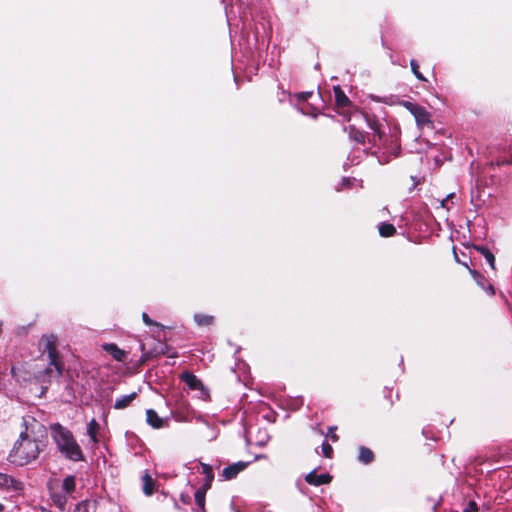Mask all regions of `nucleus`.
I'll return each instance as SVG.
<instances>
[{"mask_svg":"<svg viewBox=\"0 0 512 512\" xmlns=\"http://www.w3.org/2000/svg\"><path fill=\"white\" fill-rule=\"evenodd\" d=\"M23 426L24 430L9 453V461L18 466L36 460L48 444L46 428L34 417H23Z\"/></svg>","mask_w":512,"mask_h":512,"instance_id":"nucleus-1","label":"nucleus"},{"mask_svg":"<svg viewBox=\"0 0 512 512\" xmlns=\"http://www.w3.org/2000/svg\"><path fill=\"white\" fill-rule=\"evenodd\" d=\"M50 429L53 441L65 458L74 462L85 460L81 447L68 428L62 426L60 423H54L50 426Z\"/></svg>","mask_w":512,"mask_h":512,"instance_id":"nucleus-2","label":"nucleus"},{"mask_svg":"<svg viewBox=\"0 0 512 512\" xmlns=\"http://www.w3.org/2000/svg\"><path fill=\"white\" fill-rule=\"evenodd\" d=\"M43 340L45 341V349L50 363L45 370L39 372L36 378L39 382L50 383L51 377L59 378L62 376L63 364L57 350V337L55 335L44 336Z\"/></svg>","mask_w":512,"mask_h":512,"instance_id":"nucleus-3","label":"nucleus"},{"mask_svg":"<svg viewBox=\"0 0 512 512\" xmlns=\"http://www.w3.org/2000/svg\"><path fill=\"white\" fill-rule=\"evenodd\" d=\"M333 92L336 112L341 115L345 121L349 122L352 114L359 111L358 107L352 103L339 85L333 87Z\"/></svg>","mask_w":512,"mask_h":512,"instance_id":"nucleus-4","label":"nucleus"},{"mask_svg":"<svg viewBox=\"0 0 512 512\" xmlns=\"http://www.w3.org/2000/svg\"><path fill=\"white\" fill-rule=\"evenodd\" d=\"M401 105L414 116L418 128H434L432 115L425 107L410 101H402Z\"/></svg>","mask_w":512,"mask_h":512,"instance_id":"nucleus-5","label":"nucleus"},{"mask_svg":"<svg viewBox=\"0 0 512 512\" xmlns=\"http://www.w3.org/2000/svg\"><path fill=\"white\" fill-rule=\"evenodd\" d=\"M0 489L5 491L20 492L24 489V484L20 480L0 472Z\"/></svg>","mask_w":512,"mask_h":512,"instance_id":"nucleus-6","label":"nucleus"},{"mask_svg":"<svg viewBox=\"0 0 512 512\" xmlns=\"http://www.w3.org/2000/svg\"><path fill=\"white\" fill-rule=\"evenodd\" d=\"M344 131L348 133L349 139L357 144L365 145L367 141L371 142L368 133L358 129L355 125L344 127Z\"/></svg>","mask_w":512,"mask_h":512,"instance_id":"nucleus-7","label":"nucleus"},{"mask_svg":"<svg viewBox=\"0 0 512 512\" xmlns=\"http://www.w3.org/2000/svg\"><path fill=\"white\" fill-rule=\"evenodd\" d=\"M250 462L239 461L233 464L228 465L222 471V476L225 480H232L237 477V475L244 471Z\"/></svg>","mask_w":512,"mask_h":512,"instance_id":"nucleus-8","label":"nucleus"},{"mask_svg":"<svg viewBox=\"0 0 512 512\" xmlns=\"http://www.w3.org/2000/svg\"><path fill=\"white\" fill-rule=\"evenodd\" d=\"M333 477L329 473L317 474L316 471H311L305 476V481L312 486H321L331 483Z\"/></svg>","mask_w":512,"mask_h":512,"instance_id":"nucleus-9","label":"nucleus"},{"mask_svg":"<svg viewBox=\"0 0 512 512\" xmlns=\"http://www.w3.org/2000/svg\"><path fill=\"white\" fill-rule=\"evenodd\" d=\"M181 381H183L191 390H203L204 385L200 379H198L193 373L185 371L180 375Z\"/></svg>","mask_w":512,"mask_h":512,"instance_id":"nucleus-10","label":"nucleus"},{"mask_svg":"<svg viewBox=\"0 0 512 512\" xmlns=\"http://www.w3.org/2000/svg\"><path fill=\"white\" fill-rule=\"evenodd\" d=\"M102 348L116 361L123 362L126 358V352L120 349L115 343H105L102 345Z\"/></svg>","mask_w":512,"mask_h":512,"instance_id":"nucleus-11","label":"nucleus"},{"mask_svg":"<svg viewBox=\"0 0 512 512\" xmlns=\"http://www.w3.org/2000/svg\"><path fill=\"white\" fill-rule=\"evenodd\" d=\"M50 498L55 507L59 509L61 512H65L67 509L68 498L66 494L61 492L51 491Z\"/></svg>","mask_w":512,"mask_h":512,"instance_id":"nucleus-12","label":"nucleus"},{"mask_svg":"<svg viewBox=\"0 0 512 512\" xmlns=\"http://www.w3.org/2000/svg\"><path fill=\"white\" fill-rule=\"evenodd\" d=\"M146 421L151 427L155 429H159L164 426L163 419L159 417L158 413L154 409H148L146 411Z\"/></svg>","mask_w":512,"mask_h":512,"instance_id":"nucleus-13","label":"nucleus"},{"mask_svg":"<svg viewBox=\"0 0 512 512\" xmlns=\"http://www.w3.org/2000/svg\"><path fill=\"white\" fill-rule=\"evenodd\" d=\"M137 392H132L128 395L121 396L116 399L114 403V408L116 410H122L130 406V404L137 398Z\"/></svg>","mask_w":512,"mask_h":512,"instance_id":"nucleus-14","label":"nucleus"},{"mask_svg":"<svg viewBox=\"0 0 512 512\" xmlns=\"http://www.w3.org/2000/svg\"><path fill=\"white\" fill-rule=\"evenodd\" d=\"M200 466L202 468V473L205 475L204 483L202 484V487L204 489H210L212 486V482L214 480V472L212 467L209 464L199 462Z\"/></svg>","mask_w":512,"mask_h":512,"instance_id":"nucleus-15","label":"nucleus"},{"mask_svg":"<svg viewBox=\"0 0 512 512\" xmlns=\"http://www.w3.org/2000/svg\"><path fill=\"white\" fill-rule=\"evenodd\" d=\"M209 489H204V487H200L199 489L196 490L195 494H194V498H195V503H196V506H197V512H206V509H205V498H206V493Z\"/></svg>","mask_w":512,"mask_h":512,"instance_id":"nucleus-16","label":"nucleus"},{"mask_svg":"<svg viewBox=\"0 0 512 512\" xmlns=\"http://www.w3.org/2000/svg\"><path fill=\"white\" fill-rule=\"evenodd\" d=\"M359 454H358V460L363 464H370L374 461L375 455L374 452L366 447V446H360L358 448Z\"/></svg>","mask_w":512,"mask_h":512,"instance_id":"nucleus-17","label":"nucleus"},{"mask_svg":"<svg viewBox=\"0 0 512 512\" xmlns=\"http://www.w3.org/2000/svg\"><path fill=\"white\" fill-rule=\"evenodd\" d=\"M474 249L484 256L489 266L495 270V256L486 246L474 245Z\"/></svg>","mask_w":512,"mask_h":512,"instance_id":"nucleus-18","label":"nucleus"},{"mask_svg":"<svg viewBox=\"0 0 512 512\" xmlns=\"http://www.w3.org/2000/svg\"><path fill=\"white\" fill-rule=\"evenodd\" d=\"M194 321L198 326L209 327L214 324L215 318L209 314L196 313L194 315Z\"/></svg>","mask_w":512,"mask_h":512,"instance_id":"nucleus-19","label":"nucleus"},{"mask_svg":"<svg viewBox=\"0 0 512 512\" xmlns=\"http://www.w3.org/2000/svg\"><path fill=\"white\" fill-rule=\"evenodd\" d=\"M142 482L144 494L151 496L155 490V480L148 473H145L142 477Z\"/></svg>","mask_w":512,"mask_h":512,"instance_id":"nucleus-20","label":"nucleus"},{"mask_svg":"<svg viewBox=\"0 0 512 512\" xmlns=\"http://www.w3.org/2000/svg\"><path fill=\"white\" fill-rule=\"evenodd\" d=\"M378 231H379L380 236L385 237V238L392 237L396 234L395 226L388 222L380 223V225L378 226Z\"/></svg>","mask_w":512,"mask_h":512,"instance_id":"nucleus-21","label":"nucleus"},{"mask_svg":"<svg viewBox=\"0 0 512 512\" xmlns=\"http://www.w3.org/2000/svg\"><path fill=\"white\" fill-rule=\"evenodd\" d=\"M62 489L68 495H71L73 492H75V490H76L75 476L68 475L67 477H65L63 479V483H62Z\"/></svg>","mask_w":512,"mask_h":512,"instance_id":"nucleus-22","label":"nucleus"},{"mask_svg":"<svg viewBox=\"0 0 512 512\" xmlns=\"http://www.w3.org/2000/svg\"><path fill=\"white\" fill-rule=\"evenodd\" d=\"M99 429H100L99 423L95 419H92L88 424L87 432L95 444H97L99 442V440L97 438V433H98Z\"/></svg>","mask_w":512,"mask_h":512,"instance_id":"nucleus-23","label":"nucleus"},{"mask_svg":"<svg viewBox=\"0 0 512 512\" xmlns=\"http://www.w3.org/2000/svg\"><path fill=\"white\" fill-rule=\"evenodd\" d=\"M362 115L364 116L365 121L371 130L375 131V130H377V128L381 127V124L379 123V120L377 119L376 116L368 115L363 112H362Z\"/></svg>","mask_w":512,"mask_h":512,"instance_id":"nucleus-24","label":"nucleus"},{"mask_svg":"<svg viewBox=\"0 0 512 512\" xmlns=\"http://www.w3.org/2000/svg\"><path fill=\"white\" fill-rule=\"evenodd\" d=\"M463 265L468 268L469 273L471 274L473 279L476 281V283L483 287L484 286L485 277L480 272H478L477 270L469 268L467 263H463Z\"/></svg>","mask_w":512,"mask_h":512,"instance_id":"nucleus-25","label":"nucleus"},{"mask_svg":"<svg viewBox=\"0 0 512 512\" xmlns=\"http://www.w3.org/2000/svg\"><path fill=\"white\" fill-rule=\"evenodd\" d=\"M410 67L412 73L415 75V77L420 81H427L424 75L419 70V64L415 59H412L410 61Z\"/></svg>","mask_w":512,"mask_h":512,"instance_id":"nucleus-26","label":"nucleus"},{"mask_svg":"<svg viewBox=\"0 0 512 512\" xmlns=\"http://www.w3.org/2000/svg\"><path fill=\"white\" fill-rule=\"evenodd\" d=\"M321 448H322L323 456L325 458L331 459L333 457V448L327 441H324L322 443Z\"/></svg>","mask_w":512,"mask_h":512,"instance_id":"nucleus-27","label":"nucleus"},{"mask_svg":"<svg viewBox=\"0 0 512 512\" xmlns=\"http://www.w3.org/2000/svg\"><path fill=\"white\" fill-rule=\"evenodd\" d=\"M142 320L148 326L163 327L160 323L152 320L146 312L142 313Z\"/></svg>","mask_w":512,"mask_h":512,"instance_id":"nucleus-28","label":"nucleus"},{"mask_svg":"<svg viewBox=\"0 0 512 512\" xmlns=\"http://www.w3.org/2000/svg\"><path fill=\"white\" fill-rule=\"evenodd\" d=\"M312 94H313L312 91L299 92V93L295 94V98L298 101L304 102V101H307L312 96Z\"/></svg>","mask_w":512,"mask_h":512,"instance_id":"nucleus-29","label":"nucleus"},{"mask_svg":"<svg viewBox=\"0 0 512 512\" xmlns=\"http://www.w3.org/2000/svg\"><path fill=\"white\" fill-rule=\"evenodd\" d=\"M479 510L477 503L474 500L468 502L463 512H477Z\"/></svg>","mask_w":512,"mask_h":512,"instance_id":"nucleus-30","label":"nucleus"},{"mask_svg":"<svg viewBox=\"0 0 512 512\" xmlns=\"http://www.w3.org/2000/svg\"><path fill=\"white\" fill-rule=\"evenodd\" d=\"M336 427H329V436L333 442H337L339 440V436L335 433Z\"/></svg>","mask_w":512,"mask_h":512,"instance_id":"nucleus-31","label":"nucleus"},{"mask_svg":"<svg viewBox=\"0 0 512 512\" xmlns=\"http://www.w3.org/2000/svg\"><path fill=\"white\" fill-rule=\"evenodd\" d=\"M374 137H377L379 141H382L384 138V132L381 131V127L377 128V130L373 131Z\"/></svg>","mask_w":512,"mask_h":512,"instance_id":"nucleus-32","label":"nucleus"},{"mask_svg":"<svg viewBox=\"0 0 512 512\" xmlns=\"http://www.w3.org/2000/svg\"><path fill=\"white\" fill-rule=\"evenodd\" d=\"M152 357V352L143 353L141 357V363H145Z\"/></svg>","mask_w":512,"mask_h":512,"instance_id":"nucleus-33","label":"nucleus"},{"mask_svg":"<svg viewBox=\"0 0 512 512\" xmlns=\"http://www.w3.org/2000/svg\"><path fill=\"white\" fill-rule=\"evenodd\" d=\"M180 499H181L182 503H184V504H189L191 501L190 496L184 495V494L181 495Z\"/></svg>","mask_w":512,"mask_h":512,"instance_id":"nucleus-34","label":"nucleus"},{"mask_svg":"<svg viewBox=\"0 0 512 512\" xmlns=\"http://www.w3.org/2000/svg\"><path fill=\"white\" fill-rule=\"evenodd\" d=\"M159 346H160V350L156 351V355H158V354H164V353H165L164 348H167V346H166V345H164V344H162V343H160V344H159Z\"/></svg>","mask_w":512,"mask_h":512,"instance_id":"nucleus-35","label":"nucleus"},{"mask_svg":"<svg viewBox=\"0 0 512 512\" xmlns=\"http://www.w3.org/2000/svg\"><path fill=\"white\" fill-rule=\"evenodd\" d=\"M488 291H489L490 295H494L495 294V290H494L493 285L489 284Z\"/></svg>","mask_w":512,"mask_h":512,"instance_id":"nucleus-36","label":"nucleus"},{"mask_svg":"<svg viewBox=\"0 0 512 512\" xmlns=\"http://www.w3.org/2000/svg\"><path fill=\"white\" fill-rule=\"evenodd\" d=\"M87 505H88V504H87V502H86V501H85V502H81V503H79V504L77 505V509H78V510H80V509H81V507H85V506H87Z\"/></svg>","mask_w":512,"mask_h":512,"instance_id":"nucleus-37","label":"nucleus"},{"mask_svg":"<svg viewBox=\"0 0 512 512\" xmlns=\"http://www.w3.org/2000/svg\"><path fill=\"white\" fill-rule=\"evenodd\" d=\"M454 197H455V194H454V193H450V194H448V195L446 196V199L449 201V200H451V199H452V198H454Z\"/></svg>","mask_w":512,"mask_h":512,"instance_id":"nucleus-38","label":"nucleus"},{"mask_svg":"<svg viewBox=\"0 0 512 512\" xmlns=\"http://www.w3.org/2000/svg\"><path fill=\"white\" fill-rule=\"evenodd\" d=\"M448 200L446 198H444L442 201H441V206L442 207H446V204H447Z\"/></svg>","mask_w":512,"mask_h":512,"instance_id":"nucleus-39","label":"nucleus"},{"mask_svg":"<svg viewBox=\"0 0 512 512\" xmlns=\"http://www.w3.org/2000/svg\"><path fill=\"white\" fill-rule=\"evenodd\" d=\"M4 505L0 503V512H3L4 511Z\"/></svg>","mask_w":512,"mask_h":512,"instance_id":"nucleus-40","label":"nucleus"},{"mask_svg":"<svg viewBox=\"0 0 512 512\" xmlns=\"http://www.w3.org/2000/svg\"><path fill=\"white\" fill-rule=\"evenodd\" d=\"M2 334V322L0 321V335Z\"/></svg>","mask_w":512,"mask_h":512,"instance_id":"nucleus-41","label":"nucleus"},{"mask_svg":"<svg viewBox=\"0 0 512 512\" xmlns=\"http://www.w3.org/2000/svg\"><path fill=\"white\" fill-rule=\"evenodd\" d=\"M47 389H48V386H45V387L43 386V391H42V393H43L45 390H47Z\"/></svg>","mask_w":512,"mask_h":512,"instance_id":"nucleus-42","label":"nucleus"},{"mask_svg":"<svg viewBox=\"0 0 512 512\" xmlns=\"http://www.w3.org/2000/svg\"><path fill=\"white\" fill-rule=\"evenodd\" d=\"M144 348H145V345H144V344H142V345H141V350H142V351H144Z\"/></svg>","mask_w":512,"mask_h":512,"instance_id":"nucleus-43","label":"nucleus"},{"mask_svg":"<svg viewBox=\"0 0 512 512\" xmlns=\"http://www.w3.org/2000/svg\"><path fill=\"white\" fill-rule=\"evenodd\" d=\"M454 256L456 257V260H457L458 262H460V261L457 259V253H455V252H454Z\"/></svg>","mask_w":512,"mask_h":512,"instance_id":"nucleus-44","label":"nucleus"}]
</instances>
